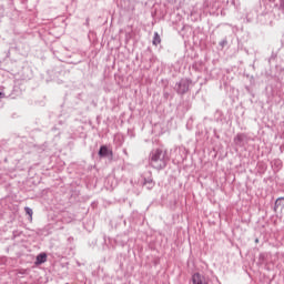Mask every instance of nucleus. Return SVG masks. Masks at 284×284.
Wrapping results in <instances>:
<instances>
[{
  "label": "nucleus",
  "instance_id": "obj_6",
  "mask_svg": "<svg viewBox=\"0 0 284 284\" xmlns=\"http://www.w3.org/2000/svg\"><path fill=\"white\" fill-rule=\"evenodd\" d=\"M159 43H161V36H159V32H155L153 38V45H159Z\"/></svg>",
  "mask_w": 284,
  "mask_h": 284
},
{
  "label": "nucleus",
  "instance_id": "obj_5",
  "mask_svg": "<svg viewBox=\"0 0 284 284\" xmlns=\"http://www.w3.org/2000/svg\"><path fill=\"white\" fill-rule=\"evenodd\" d=\"M110 154V151L108 150V146L103 145L100 148L99 156H108Z\"/></svg>",
  "mask_w": 284,
  "mask_h": 284
},
{
  "label": "nucleus",
  "instance_id": "obj_1",
  "mask_svg": "<svg viewBox=\"0 0 284 284\" xmlns=\"http://www.w3.org/2000/svg\"><path fill=\"white\" fill-rule=\"evenodd\" d=\"M150 165L154 168V170H163L168 165V158L165 156V152L161 149H156L151 155Z\"/></svg>",
  "mask_w": 284,
  "mask_h": 284
},
{
  "label": "nucleus",
  "instance_id": "obj_4",
  "mask_svg": "<svg viewBox=\"0 0 284 284\" xmlns=\"http://www.w3.org/2000/svg\"><path fill=\"white\" fill-rule=\"evenodd\" d=\"M48 260V255L45 253H41L37 256L36 265H41V263H45Z\"/></svg>",
  "mask_w": 284,
  "mask_h": 284
},
{
  "label": "nucleus",
  "instance_id": "obj_8",
  "mask_svg": "<svg viewBox=\"0 0 284 284\" xmlns=\"http://www.w3.org/2000/svg\"><path fill=\"white\" fill-rule=\"evenodd\" d=\"M3 97H6V93L0 92V99H3Z\"/></svg>",
  "mask_w": 284,
  "mask_h": 284
},
{
  "label": "nucleus",
  "instance_id": "obj_9",
  "mask_svg": "<svg viewBox=\"0 0 284 284\" xmlns=\"http://www.w3.org/2000/svg\"><path fill=\"white\" fill-rule=\"evenodd\" d=\"M110 154H112V151H110Z\"/></svg>",
  "mask_w": 284,
  "mask_h": 284
},
{
  "label": "nucleus",
  "instance_id": "obj_3",
  "mask_svg": "<svg viewBox=\"0 0 284 284\" xmlns=\"http://www.w3.org/2000/svg\"><path fill=\"white\" fill-rule=\"evenodd\" d=\"M283 210H284V197H278V199L275 201L274 211H275V212H278L280 214H282Z\"/></svg>",
  "mask_w": 284,
  "mask_h": 284
},
{
  "label": "nucleus",
  "instance_id": "obj_2",
  "mask_svg": "<svg viewBox=\"0 0 284 284\" xmlns=\"http://www.w3.org/2000/svg\"><path fill=\"white\" fill-rule=\"evenodd\" d=\"M192 284H210V278L205 277V275H201V273H195L191 280Z\"/></svg>",
  "mask_w": 284,
  "mask_h": 284
},
{
  "label": "nucleus",
  "instance_id": "obj_7",
  "mask_svg": "<svg viewBox=\"0 0 284 284\" xmlns=\"http://www.w3.org/2000/svg\"><path fill=\"white\" fill-rule=\"evenodd\" d=\"M24 212H26V214H28L30 223H32V214H34V213L32 212V209L26 206V207H24Z\"/></svg>",
  "mask_w": 284,
  "mask_h": 284
}]
</instances>
